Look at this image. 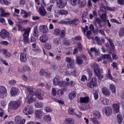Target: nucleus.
<instances>
[{"label": "nucleus", "mask_w": 124, "mask_h": 124, "mask_svg": "<svg viewBox=\"0 0 124 124\" xmlns=\"http://www.w3.org/2000/svg\"><path fill=\"white\" fill-rule=\"evenodd\" d=\"M100 10L102 12H106V10L112 11L114 10V9L109 7L108 6L105 7L103 4H101L100 6Z\"/></svg>", "instance_id": "obj_6"}, {"label": "nucleus", "mask_w": 124, "mask_h": 124, "mask_svg": "<svg viewBox=\"0 0 124 124\" xmlns=\"http://www.w3.org/2000/svg\"><path fill=\"white\" fill-rule=\"evenodd\" d=\"M107 39L108 41H109L110 45L112 48H114V46L111 40L109 38H107Z\"/></svg>", "instance_id": "obj_48"}, {"label": "nucleus", "mask_w": 124, "mask_h": 124, "mask_svg": "<svg viewBox=\"0 0 124 124\" xmlns=\"http://www.w3.org/2000/svg\"><path fill=\"white\" fill-rule=\"evenodd\" d=\"M59 13L61 15H66L68 13V12L67 11L63 9L60 10Z\"/></svg>", "instance_id": "obj_34"}, {"label": "nucleus", "mask_w": 124, "mask_h": 124, "mask_svg": "<svg viewBox=\"0 0 124 124\" xmlns=\"http://www.w3.org/2000/svg\"><path fill=\"white\" fill-rule=\"evenodd\" d=\"M117 119L119 123H121L122 121L123 117L122 115L120 114L117 115Z\"/></svg>", "instance_id": "obj_31"}, {"label": "nucleus", "mask_w": 124, "mask_h": 124, "mask_svg": "<svg viewBox=\"0 0 124 124\" xmlns=\"http://www.w3.org/2000/svg\"><path fill=\"white\" fill-rule=\"evenodd\" d=\"M39 73L41 75H44L47 76H48L49 75V74L47 73L45 71H44L43 69H41L40 70Z\"/></svg>", "instance_id": "obj_35"}, {"label": "nucleus", "mask_w": 124, "mask_h": 124, "mask_svg": "<svg viewBox=\"0 0 124 124\" xmlns=\"http://www.w3.org/2000/svg\"><path fill=\"white\" fill-rule=\"evenodd\" d=\"M53 100L54 101L60 103L62 104H63V102H62V101H61V100L60 101L56 98H54L53 99Z\"/></svg>", "instance_id": "obj_61"}, {"label": "nucleus", "mask_w": 124, "mask_h": 124, "mask_svg": "<svg viewBox=\"0 0 124 124\" xmlns=\"http://www.w3.org/2000/svg\"><path fill=\"white\" fill-rule=\"evenodd\" d=\"M94 71L95 75L99 79H101L103 78V76L101 74V71L99 69L94 70Z\"/></svg>", "instance_id": "obj_18"}, {"label": "nucleus", "mask_w": 124, "mask_h": 124, "mask_svg": "<svg viewBox=\"0 0 124 124\" xmlns=\"http://www.w3.org/2000/svg\"><path fill=\"white\" fill-rule=\"evenodd\" d=\"M74 60H72L71 62L68 63L67 64V66L68 68H73V67H74Z\"/></svg>", "instance_id": "obj_29"}, {"label": "nucleus", "mask_w": 124, "mask_h": 124, "mask_svg": "<svg viewBox=\"0 0 124 124\" xmlns=\"http://www.w3.org/2000/svg\"><path fill=\"white\" fill-rule=\"evenodd\" d=\"M119 105L120 104L119 103L114 104L113 105L114 112L115 113H117L119 112Z\"/></svg>", "instance_id": "obj_15"}, {"label": "nucleus", "mask_w": 124, "mask_h": 124, "mask_svg": "<svg viewBox=\"0 0 124 124\" xmlns=\"http://www.w3.org/2000/svg\"><path fill=\"white\" fill-rule=\"evenodd\" d=\"M77 63L78 64H81L82 63V58L81 57H79L77 58L76 59Z\"/></svg>", "instance_id": "obj_38"}, {"label": "nucleus", "mask_w": 124, "mask_h": 124, "mask_svg": "<svg viewBox=\"0 0 124 124\" xmlns=\"http://www.w3.org/2000/svg\"><path fill=\"white\" fill-rule=\"evenodd\" d=\"M1 44L7 46L8 44V43L6 41H2L0 42Z\"/></svg>", "instance_id": "obj_56"}, {"label": "nucleus", "mask_w": 124, "mask_h": 124, "mask_svg": "<svg viewBox=\"0 0 124 124\" xmlns=\"http://www.w3.org/2000/svg\"><path fill=\"white\" fill-rule=\"evenodd\" d=\"M58 3L59 4V7L60 8H62L66 5L65 0H59Z\"/></svg>", "instance_id": "obj_17"}, {"label": "nucleus", "mask_w": 124, "mask_h": 124, "mask_svg": "<svg viewBox=\"0 0 124 124\" xmlns=\"http://www.w3.org/2000/svg\"><path fill=\"white\" fill-rule=\"evenodd\" d=\"M108 74L107 75L108 77L110 79L112 80H114L113 79L114 78L112 77L111 76V75L110 74V70L109 69H108Z\"/></svg>", "instance_id": "obj_46"}, {"label": "nucleus", "mask_w": 124, "mask_h": 124, "mask_svg": "<svg viewBox=\"0 0 124 124\" xmlns=\"http://www.w3.org/2000/svg\"><path fill=\"white\" fill-rule=\"evenodd\" d=\"M66 122H68L69 123L73 124L74 123V119L72 118H69L67 119L66 120Z\"/></svg>", "instance_id": "obj_49"}, {"label": "nucleus", "mask_w": 124, "mask_h": 124, "mask_svg": "<svg viewBox=\"0 0 124 124\" xmlns=\"http://www.w3.org/2000/svg\"><path fill=\"white\" fill-rule=\"evenodd\" d=\"M97 82V78L95 77H93L92 80L87 84V85L89 87L92 88L96 85Z\"/></svg>", "instance_id": "obj_4"}, {"label": "nucleus", "mask_w": 124, "mask_h": 124, "mask_svg": "<svg viewBox=\"0 0 124 124\" xmlns=\"http://www.w3.org/2000/svg\"><path fill=\"white\" fill-rule=\"evenodd\" d=\"M91 66L94 69V70L95 69L97 70L99 69V66L96 63H93Z\"/></svg>", "instance_id": "obj_45"}, {"label": "nucleus", "mask_w": 124, "mask_h": 124, "mask_svg": "<svg viewBox=\"0 0 124 124\" xmlns=\"http://www.w3.org/2000/svg\"><path fill=\"white\" fill-rule=\"evenodd\" d=\"M102 22L101 20L99 18H96L94 21L93 23L95 26H97V24H98L99 25V29L102 28V25L101 24Z\"/></svg>", "instance_id": "obj_9"}, {"label": "nucleus", "mask_w": 124, "mask_h": 124, "mask_svg": "<svg viewBox=\"0 0 124 124\" xmlns=\"http://www.w3.org/2000/svg\"><path fill=\"white\" fill-rule=\"evenodd\" d=\"M119 36L122 37L124 36V28H122L120 29L119 31Z\"/></svg>", "instance_id": "obj_32"}, {"label": "nucleus", "mask_w": 124, "mask_h": 124, "mask_svg": "<svg viewBox=\"0 0 124 124\" xmlns=\"http://www.w3.org/2000/svg\"><path fill=\"white\" fill-rule=\"evenodd\" d=\"M54 43L57 45L59 44L60 43V39L59 38H57L54 39L53 41Z\"/></svg>", "instance_id": "obj_51"}, {"label": "nucleus", "mask_w": 124, "mask_h": 124, "mask_svg": "<svg viewBox=\"0 0 124 124\" xmlns=\"http://www.w3.org/2000/svg\"><path fill=\"white\" fill-rule=\"evenodd\" d=\"M3 53L5 55V57L9 58L11 56L10 53L8 52L6 50L3 49L2 50Z\"/></svg>", "instance_id": "obj_24"}, {"label": "nucleus", "mask_w": 124, "mask_h": 124, "mask_svg": "<svg viewBox=\"0 0 124 124\" xmlns=\"http://www.w3.org/2000/svg\"><path fill=\"white\" fill-rule=\"evenodd\" d=\"M45 46L47 49H50L51 47V45L50 44L47 43L45 45Z\"/></svg>", "instance_id": "obj_53"}, {"label": "nucleus", "mask_w": 124, "mask_h": 124, "mask_svg": "<svg viewBox=\"0 0 124 124\" xmlns=\"http://www.w3.org/2000/svg\"><path fill=\"white\" fill-rule=\"evenodd\" d=\"M71 75L75 76L76 73V69L75 67H73V68L71 69Z\"/></svg>", "instance_id": "obj_44"}, {"label": "nucleus", "mask_w": 124, "mask_h": 124, "mask_svg": "<svg viewBox=\"0 0 124 124\" xmlns=\"http://www.w3.org/2000/svg\"><path fill=\"white\" fill-rule=\"evenodd\" d=\"M24 71H29L30 70V69L29 66H26L24 68Z\"/></svg>", "instance_id": "obj_64"}, {"label": "nucleus", "mask_w": 124, "mask_h": 124, "mask_svg": "<svg viewBox=\"0 0 124 124\" xmlns=\"http://www.w3.org/2000/svg\"><path fill=\"white\" fill-rule=\"evenodd\" d=\"M103 57L104 59H109L110 62L112 60L111 58V56L108 54H105L103 55Z\"/></svg>", "instance_id": "obj_40"}, {"label": "nucleus", "mask_w": 124, "mask_h": 124, "mask_svg": "<svg viewBox=\"0 0 124 124\" xmlns=\"http://www.w3.org/2000/svg\"><path fill=\"white\" fill-rule=\"evenodd\" d=\"M21 102L19 101H12L9 103L8 108L12 110H16L21 105Z\"/></svg>", "instance_id": "obj_1"}, {"label": "nucleus", "mask_w": 124, "mask_h": 124, "mask_svg": "<svg viewBox=\"0 0 124 124\" xmlns=\"http://www.w3.org/2000/svg\"><path fill=\"white\" fill-rule=\"evenodd\" d=\"M53 83L54 85L56 86L58 85V82L59 81V79L55 77L54 78L53 80Z\"/></svg>", "instance_id": "obj_42"}, {"label": "nucleus", "mask_w": 124, "mask_h": 124, "mask_svg": "<svg viewBox=\"0 0 124 124\" xmlns=\"http://www.w3.org/2000/svg\"><path fill=\"white\" fill-rule=\"evenodd\" d=\"M87 79L85 75H83L81 79V80L82 81L84 82L85 80Z\"/></svg>", "instance_id": "obj_60"}, {"label": "nucleus", "mask_w": 124, "mask_h": 124, "mask_svg": "<svg viewBox=\"0 0 124 124\" xmlns=\"http://www.w3.org/2000/svg\"><path fill=\"white\" fill-rule=\"evenodd\" d=\"M63 92L62 90H60L58 91L57 94L59 95H62L63 94Z\"/></svg>", "instance_id": "obj_62"}, {"label": "nucleus", "mask_w": 124, "mask_h": 124, "mask_svg": "<svg viewBox=\"0 0 124 124\" xmlns=\"http://www.w3.org/2000/svg\"><path fill=\"white\" fill-rule=\"evenodd\" d=\"M102 91L103 94L105 96H108L110 95V91L106 87H103L102 88Z\"/></svg>", "instance_id": "obj_12"}, {"label": "nucleus", "mask_w": 124, "mask_h": 124, "mask_svg": "<svg viewBox=\"0 0 124 124\" xmlns=\"http://www.w3.org/2000/svg\"><path fill=\"white\" fill-rule=\"evenodd\" d=\"M41 6L39 8V13L41 16H44L46 15V12L44 8V7Z\"/></svg>", "instance_id": "obj_16"}, {"label": "nucleus", "mask_w": 124, "mask_h": 124, "mask_svg": "<svg viewBox=\"0 0 124 124\" xmlns=\"http://www.w3.org/2000/svg\"><path fill=\"white\" fill-rule=\"evenodd\" d=\"M102 103L104 104H108L109 103V100L108 99L105 98H103L102 101Z\"/></svg>", "instance_id": "obj_39"}, {"label": "nucleus", "mask_w": 124, "mask_h": 124, "mask_svg": "<svg viewBox=\"0 0 124 124\" xmlns=\"http://www.w3.org/2000/svg\"><path fill=\"white\" fill-rule=\"evenodd\" d=\"M74 110V109L71 108H69L68 109V112L70 114L73 115V111Z\"/></svg>", "instance_id": "obj_54"}, {"label": "nucleus", "mask_w": 124, "mask_h": 124, "mask_svg": "<svg viewBox=\"0 0 124 124\" xmlns=\"http://www.w3.org/2000/svg\"><path fill=\"white\" fill-rule=\"evenodd\" d=\"M0 104L2 107H4L6 105V103L5 101L2 100L0 101Z\"/></svg>", "instance_id": "obj_63"}, {"label": "nucleus", "mask_w": 124, "mask_h": 124, "mask_svg": "<svg viewBox=\"0 0 124 124\" xmlns=\"http://www.w3.org/2000/svg\"><path fill=\"white\" fill-rule=\"evenodd\" d=\"M30 30V28H28L26 30H25L24 33L23 34V41L25 44L29 43V41L28 37Z\"/></svg>", "instance_id": "obj_3"}, {"label": "nucleus", "mask_w": 124, "mask_h": 124, "mask_svg": "<svg viewBox=\"0 0 124 124\" xmlns=\"http://www.w3.org/2000/svg\"><path fill=\"white\" fill-rule=\"evenodd\" d=\"M77 47L79 51H80L82 50V46L80 43H78Z\"/></svg>", "instance_id": "obj_47"}, {"label": "nucleus", "mask_w": 124, "mask_h": 124, "mask_svg": "<svg viewBox=\"0 0 124 124\" xmlns=\"http://www.w3.org/2000/svg\"><path fill=\"white\" fill-rule=\"evenodd\" d=\"M80 102L81 103H86L89 102V98L88 97H80Z\"/></svg>", "instance_id": "obj_14"}, {"label": "nucleus", "mask_w": 124, "mask_h": 124, "mask_svg": "<svg viewBox=\"0 0 124 124\" xmlns=\"http://www.w3.org/2000/svg\"><path fill=\"white\" fill-rule=\"evenodd\" d=\"M87 15V13L86 11L84 12L82 14V18L83 23H85L86 22L87 18L86 17V16Z\"/></svg>", "instance_id": "obj_21"}, {"label": "nucleus", "mask_w": 124, "mask_h": 124, "mask_svg": "<svg viewBox=\"0 0 124 124\" xmlns=\"http://www.w3.org/2000/svg\"><path fill=\"white\" fill-rule=\"evenodd\" d=\"M18 91V89L17 88L13 87L11 89L10 93L11 95L12 96H14L16 95Z\"/></svg>", "instance_id": "obj_19"}, {"label": "nucleus", "mask_w": 124, "mask_h": 124, "mask_svg": "<svg viewBox=\"0 0 124 124\" xmlns=\"http://www.w3.org/2000/svg\"><path fill=\"white\" fill-rule=\"evenodd\" d=\"M110 89L111 90L113 93H116V88L115 86L113 84H110Z\"/></svg>", "instance_id": "obj_33"}, {"label": "nucleus", "mask_w": 124, "mask_h": 124, "mask_svg": "<svg viewBox=\"0 0 124 124\" xmlns=\"http://www.w3.org/2000/svg\"><path fill=\"white\" fill-rule=\"evenodd\" d=\"M9 33L5 29L2 30L0 33V36L1 38L5 39L9 36Z\"/></svg>", "instance_id": "obj_10"}, {"label": "nucleus", "mask_w": 124, "mask_h": 124, "mask_svg": "<svg viewBox=\"0 0 124 124\" xmlns=\"http://www.w3.org/2000/svg\"><path fill=\"white\" fill-rule=\"evenodd\" d=\"M103 111L104 113L108 116L111 115L112 111L111 108L109 107H106L104 108L103 109Z\"/></svg>", "instance_id": "obj_7"}, {"label": "nucleus", "mask_w": 124, "mask_h": 124, "mask_svg": "<svg viewBox=\"0 0 124 124\" xmlns=\"http://www.w3.org/2000/svg\"><path fill=\"white\" fill-rule=\"evenodd\" d=\"M60 31V30L59 29H56L54 30V34L56 35H58Z\"/></svg>", "instance_id": "obj_50"}, {"label": "nucleus", "mask_w": 124, "mask_h": 124, "mask_svg": "<svg viewBox=\"0 0 124 124\" xmlns=\"http://www.w3.org/2000/svg\"><path fill=\"white\" fill-rule=\"evenodd\" d=\"M92 51H94L95 52V56H97L99 54V53L97 50L95 48H91Z\"/></svg>", "instance_id": "obj_43"}, {"label": "nucleus", "mask_w": 124, "mask_h": 124, "mask_svg": "<svg viewBox=\"0 0 124 124\" xmlns=\"http://www.w3.org/2000/svg\"><path fill=\"white\" fill-rule=\"evenodd\" d=\"M76 93L74 92H72L70 93L69 97V99L71 100L73 99L76 96Z\"/></svg>", "instance_id": "obj_28"}, {"label": "nucleus", "mask_w": 124, "mask_h": 124, "mask_svg": "<svg viewBox=\"0 0 124 124\" xmlns=\"http://www.w3.org/2000/svg\"><path fill=\"white\" fill-rule=\"evenodd\" d=\"M23 111L25 115H30L33 113V110L31 106H28L25 107L23 110Z\"/></svg>", "instance_id": "obj_5"}, {"label": "nucleus", "mask_w": 124, "mask_h": 124, "mask_svg": "<svg viewBox=\"0 0 124 124\" xmlns=\"http://www.w3.org/2000/svg\"><path fill=\"white\" fill-rule=\"evenodd\" d=\"M65 31L63 30H62L61 31L60 37L61 38H64L65 37Z\"/></svg>", "instance_id": "obj_52"}, {"label": "nucleus", "mask_w": 124, "mask_h": 124, "mask_svg": "<svg viewBox=\"0 0 124 124\" xmlns=\"http://www.w3.org/2000/svg\"><path fill=\"white\" fill-rule=\"evenodd\" d=\"M1 14L0 16L2 17L8 16L9 15V13H5V10L2 9V10L0 11Z\"/></svg>", "instance_id": "obj_25"}, {"label": "nucleus", "mask_w": 124, "mask_h": 124, "mask_svg": "<svg viewBox=\"0 0 124 124\" xmlns=\"http://www.w3.org/2000/svg\"><path fill=\"white\" fill-rule=\"evenodd\" d=\"M91 120L94 124H99V122L95 118L91 117Z\"/></svg>", "instance_id": "obj_36"}, {"label": "nucleus", "mask_w": 124, "mask_h": 124, "mask_svg": "<svg viewBox=\"0 0 124 124\" xmlns=\"http://www.w3.org/2000/svg\"><path fill=\"white\" fill-rule=\"evenodd\" d=\"M6 90L5 88L2 86H0V97L3 98L5 97V93L6 92Z\"/></svg>", "instance_id": "obj_11"}, {"label": "nucleus", "mask_w": 124, "mask_h": 124, "mask_svg": "<svg viewBox=\"0 0 124 124\" xmlns=\"http://www.w3.org/2000/svg\"><path fill=\"white\" fill-rule=\"evenodd\" d=\"M63 43L64 45H70V43L66 39H64L63 41Z\"/></svg>", "instance_id": "obj_57"}, {"label": "nucleus", "mask_w": 124, "mask_h": 124, "mask_svg": "<svg viewBox=\"0 0 124 124\" xmlns=\"http://www.w3.org/2000/svg\"><path fill=\"white\" fill-rule=\"evenodd\" d=\"M43 118L44 120L50 122V121L51 119V117L48 115H45L43 117Z\"/></svg>", "instance_id": "obj_37"}, {"label": "nucleus", "mask_w": 124, "mask_h": 124, "mask_svg": "<svg viewBox=\"0 0 124 124\" xmlns=\"http://www.w3.org/2000/svg\"><path fill=\"white\" fill-rule=\"evenodd\" d=\"M78 5H79V7L81 8L84 7L85 5V3H83L82 1L80 2H80L79 3Z\"/></svg>", "instance_id": "obj_59"}, {"label": "nucleus", "mask_w": 124, "mask_h": 124, "mask_svg": "<svg viewBox=\"0 0 124 124\" xmlns=\"http://www.w3.org/2000/svg\"><path fill=\"white\" fill-rule=\"evenodd\" d=\"M23 87L27 89L29 92L28 95L35 94L36 97L39 99V90L38 89L34 90V89L31 87L24 85Z\"/></svg>", "instance_id": "obj_2"}, {"label": "nucleus", "mask_w": 124, "mask_h": 124, "mask_svg": "<svg viewBox=\"0 0 124 124\" xmlns=\"http://www.w3.org/2000/svg\"><path fill=\"white\" fill-rule=\"evenodd\" d=\"M39 29L40 31L44 33H46L48 31V29L46 25L41 26L39 27Z\"/></svg>", "instance_id": "obj_13"}, {"label": "nucleus", "mask_w": 124, "mask_h": 124, "mask_svg": "<svg viewBox=\"0 0 124 124\" xmlns=\"http://www.w3.org/2000/svg\"><path fill=\"white\" fill-rule=\"evenodd\" d=\"M20 60L22 62H25L27 60L26 55L25 54L23 53H21Z\"/></svg>", "instance_id": "obj_20"}, {"label": "nucleus", "mask_w": 124, "mask_h": 124, "mask_svg": "<svg viewBox=\"0 0 124 124\" xmlns=\"http://www.w3.org/2000/svg\"><path fill=\"white\" fill-rule=\"evenodd\" d=\"M45 110L47 112H50L52 111V110L51 108L48 107H46L45 108Z\"/></svg>", "instance_id": "obj_58"}, {"label": "nucleus", "mask_w": 124, "mask_h": 124, "mask_svg": "<svg viewBox=\"0 0 124 124\" xmlns=\"http://www.w3.org/2000/svg\"><path fill=\"white\" fill-rule=\"evenodd\" d=\"M44 92L42 91L39 92V100H42L43 98L42 97V96L44 95Z\"/></svg>", "instance_id": "obj_55"}, {"label": "nucleus", "mask_w": 124, "mask_h": 124, "mask_svg": "<svg viewBox=\"0 0 124 124\" xmlns=\"http://www.w3.org/2000/svg\"><path fill=\"white\" fill-rule=\"evenodd\" d=\"M100 17L104 22L107 19L106 14L105 13L102 14L101 16Z\"/></svg>", "instance_id": "obj_41"}, {"label": "nucleus", "mask_w": 124, "mask_h": 124, "mask_svg": "<svg viewBox=\"0 0 124 124\" xmlns=\"http://www.w3.org/2000/svg\"><path fill=\"white\" fill-rule=\"evenodd\" d=\"M79 22V21L78 19H75L72 21H69V23H70L74 25H76L78 24Z\"/></svg>", "instance_id": "obj_23"}, {"label": "nucleus", "mask_w": 124, "mask_h": 124, "mask_svg": "<svg viewBox=\"0 0 124 124\" xmlns=\"http://www.w3.org/2000/svg\"><path fill=\"white\" fill-rule=\"evenodd\" d=\"M25 121L24 119L22 120V118L20 116H17L15 117V122L16 124H24Z\"/></svg>", "instance_id": "obj_8"}, {"label": "nucleus", "mask_w": 124, "mask_h": 124, "mask_svg": "<svg viewBox=\"0 0 124 124\" xmlns=\"http://www.w3.org/2000/svg\"><path fill=\"white\" fill-rule=\"evenodd\" d=\"M40 41L41 42L45 43L46 42L48 39L47 36L46 35H42L41 36L39 39Z\"/></svg>", "instance_id": "obj_22"}, {"label": "nucleus", "mask_w": 124, "mask_h": 124, "mask_svg": "<svg viewBox=\"0 0 124 124\" xmlns=\"http://www.w3.org/2000/svg\"><path fill=\"white\" fill-rule=\"evenodd\" d=\"M71 4L72 5L76 6L78 5L80 0H70Z\"/></svg>", "instance_id": "obj_30"}, {"label": "nucleus", "mask_w": 124, "mask_h": 124, "mask_svg": "<svg viewBox=\"0 0 124 124\" xmlns=\"http://www.w3.org/2000/svg\"><path fill=\"white\" fill-rule=\"evenodd\" d=\"M34 94H32L30 95H28V96H27L25 98L26 100H27L28 97V102L29 103H31L33 101V99L32 97Z\"/></svg>", "instance_id": "obj_26"}, {"label": "nucleus", "mask_w": 124, "mask_h": 124, "mask_svg": "<svg viewBox=\"0 0 124 124\" xmlns=\"http://www.w3.org/2000/svg\"><path fill=\"white\" fill-rule=\"evenodd\" d=\"M34 36L36 37H38V29L37 26H35L34 29Z\"/></svg>", "instance_id": "obj_27"}]
</instances>
